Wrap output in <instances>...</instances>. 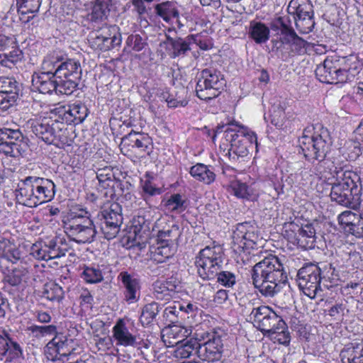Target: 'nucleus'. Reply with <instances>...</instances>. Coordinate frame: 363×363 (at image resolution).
Masks as SVG:
<instances>
[{"label":"nucleus","mask_w":363,"mask_h":363,"mask_svg":"<svg viewBox=\"0 0 363 363\" xmlns=\"http://www.w3.org/2000/svg\"><path fill=\"white\" fill-rule=\"evenodd\" d=\"M324 164L327 170L323 177L332 186L331 199L340 205L351 206L354 196H357L359 192L358 176L351 171L344 170L343 167L335 161H326Z\"/></svg>","instance_id":"nucleus-1"},{"label":"nucleus","mask_w":363,"mask_h":363,"mask_svg":"<svg viewBox=\"0 0 363 363\" xmlns=\"http://www.w3.org/2000/svg\"><path fill=\"white\" fill-rule=\"evenodd\" d=\"M252 279L255 287L262 295L272 297L286 283L287 275L279 259L271 255L254 266Z\"/></svg>","instance_id":"nucleus-2"},{"label":"nucleus","mask_w":363,"mask_h":363,"mask_svg":"<svg viewBox=\"0 0 363 363\" xmlns=\"http://www.w3.org/2000/svg\"><path fill=\"white\" fill-rule=\"evenodd\" d=\"M362 63L355 55L328 57L315 69L318 79L327 84L345 83L352 81L362 69Z\"/></svg>","instance_id":"nucleus-3"},{"label":"nucleus","mask_w":363,"mask_h":363,"mask_svg":"<svg viewBox=\"0 0 363 363\" xmlns=\"http://www.w3.org/2000/svg\"><path fill=\"white\" fill-rule=\"evenodd\" d=\"M64 229L67 235L79 243H91L96 234L91 213L82 208H73L64 220Z\"/></svg>","instance_id":"nucleus-4"},{"label":"nucleus","mask_w":363,"mask_h":363,"mask_svg":"<svg viewBox=\"0 0 363 363\" xmlns=\"http://www.w3.org/2000/svg\"><path fill=\"white\" fill-rule=\"evenodd\" d=\"M224 132L223 145L230 144L229 158L233 161H239L248 156L250 149L255 144L257 146V136L238 122L228 123Z\"/></svg>","instance_id":"nucleus-5"},{"label":"nucleus","mask_w":363,"mask_h":363,"mask_svg":"<svg viewBox=\"0 0 363 363\" xmlns=\"http://www.w3.org/2000/svg\"><path fill=\"white\" fill-rule=\"evenodd\" d=\"M314 130L313 126L304 129L298 143L306 159L321 161L325 158L331 142L326 129L322 128L319 133Z\"/></svg>","instance_id":"nucleus-6"},{"label":"nucleus","mask_w":363,"mask_h":363,"mask_svg":"<svg viewBox=\"0 0 363 363\" xmlns=\"http://www.w3.org/2000/svg\"><path fill=\"white\" fill-rule=\"evenodd\" d=\"M28 127L46 144L58 146L67 143V130L64 122H60L57 119H30L28 122Z\"/></svg>","instance_id":"nucleus-7"},{"label":"nucleus","mask_w":363,"mask_h":363,"mask_svg":"<svg viewBox=\"0 0 363 363\" xmlns=\"http://www.w3.org/2000/svg\"><path fill=\"white\" fill-rule=\"evenodd\" d=\"M222 263L223 253L220 246L206 247L199 252L195 261L198 274L203 279H214Z\"/></svg>","instance_id":"nucleus-8"},{"label":"nucleus","mask_w":363,"mask_h":363,"mask_svg":"<svg viewBox=\"0 0 363 363\" xmlns=\"http://www.w3.org/2000/svg\"><path fill=\"white\" fill-rule=\"evenodd\" d=\"M288 15L293 17L297 30L302 33L312 31L313 21V5L309 0H291L287 7Z\"/></svg>","instance_id":"nucleus-9"},{"label":"nucleus","mask_w":363,"mask_h":363,"mask_svg":"<svg viewBox=\"0 0 363 363\" xmlns=\"http://www.w3.org/2000/svg\"><path fill=\"white\" fill-rule=\"evenodd\" d=\"M224 85V79L219 72L205 69L201 72V78L196 84V95L201 100L214 99L220 94Z\"/></svg>","instance_id":"nucleus-10"},{"label":"nucleus","mask_w":363,"mask_h":363,"mask_svg":"<svg viewBox=\"0 0 363 363\" xmlns=\"http://www.w3.org/2000/svg\"><path fill=\"white\" fill-rule=\"evenodd\" d=\"M250 318L254 321L257 328L268 336L279 325L284 327V321L274 311L266 306H261L252 309Z\"/></svg>","instance_id":"nucleus-11"},{"label":"nucleus","mask_w":363,"mask_h":363,"mask_svg":"<svg viewBox=\"0 0 363 363\" xmlns=\"http://www.w3.org/2000/svg\"><path fill=\"white\" fill-rule=\"evenodd\" d=\"M47 343L44 353L48 360L55 362L62 360L69 356L74 351L72 339L68 338L65 335L58 333Z\"/></svg>","instance_id":"nucleus-12"},{"label":"nucleus","mask_w":363,"mask_h":363,"mask_svg":"<svg viewBox=\"0 0 363 363\" xmlns=\"http://www.w3.org/2000/svg\"><path fill=\"white\" fill-rule=\"evenodd\" d=\"M297 282L305 295L314 298L320 289V269L313 264L301 268L297 274Z\"/></svg>","instance_id":"nucleus-13"},{"label":"nucleus","mask_w":363,"mask_h":363,"mask_svg":"<svg viewBox=\"0 0 363 363\" xmlns=\"http://www.w3.org/2000/svg\"><path fill=\"white\" fill-rule=\"evenodd\" d=\"M232 238L235 251L252 249L259 240L257 227L247 222L238 223L233 230Z\"/></svg>","instance_id":"nucleus-14"},{"label":"nucleus","mask_w":363,"mask_h":363,"mask_svg":"<svg viewBox=\"0 0 363 363\" xmlns=\"http://www.w3.org/2000/svg\"><path fill=\"white\" fill-rule=\"evenodd\" d=\"M23 140V135L19 130H0V152L10 157H18L24 151Z\"/></svg>","instance_id":"nucleus-15"},{"label":"nucleus","mask_w":363,"mask_h":363,"mask_svg":"<svg viewBox=\"0 0 363 363\" xmlns=\"http://www.w3.org/2000/svg\"><path fill=\"white\" fill-rule=\"evenodd\" d=\"M118 205L113 203L108 208H104L99 214L101 220V230L105 238L111 240L118 235L122 224V216L118 212Z\"/></svg>","instance_id":"nucleus-16"},{"label":"nucleus","mask_w":363,"mask_h":363,"mask_svg":"<svg viewBox=\"0 0 363 363\" xmlns=\"http://www.w3.org/2000/svg\"><path fill=\"white\" fill-rule=\"evenodd\" d=\"M62 238L56 237L51 240L49 244L36 242L30 249V255L37 259L48 261L65 256V248L62 247Z\"/></svg>","instance_id":"nucleus-17"},{"label":"nucleus","mask_w":363,"mask_h":363,"mask_svg":"<svg viewBox=\"0 0 363 363\" xmlns=\"http://www.w3.org/2000/svg\"><path fill=\"white\" fill-rule=\"evenodd\" d=\"M222 340L219 336L211 335L208 340L199 342L198 354L201 359L207 362L220 360L223 353Z\"/></svg>","instance_id":"nucleus-18"},{"label":"nucleus","mask_w":363,"mask_h":363,"mask_svg":"<svg viewBox=\"0 0 363 363\" xmlns=\"http://www.w3.org/2000/svg\"><path fill=\"white\" fill-rule=\"evenodd\" d=\"M12 43L10 38L0 34V65L10 69L23 57L21 50L15 46H11Z\"/></svg>","instance_id":"nucleus-19"},{"label":"nucleus","mask_w":363,"mask_h":363,"mask_svg":"<svg viewBox=\"0 0 363 363\" xmlns=\"http://www.w3.org/2000/svg\"><path fill=\"white\" fill-rule=\"evenodd\" d=\"M306 42L298 37L295 31L286 35V37H279L274 42V47L281 53L288 55L300 54L304 51Z\"/></svg>","instance_id":"nucleus-20"},{"label":"nucleus","mask_w":363,"mask_h":363,"mask_svg":"<svg viewBox=\"0 0 363 363\" xmlns=\"http://www.w3.org/2000/svg\"><path fill=\"white\" fill-rule=\"evenodd\" d=\"M112 338L117 346L135 347L138 345L137 336L129 330L123 318L117 320L112 328Z\"/></svg>","instance_id":"nucleus-21"},{"label":"nucleus","mask_w":363,"mask_h":363,"mask_svg":"<svg viewBox=\"0 0 363 363\" xmlns=\"http://www.w3.org/2000/svg\"><path fill=\"white\" fill-rule=\"evenodd\" d=\"M122 143L125 145L131 146L138 149L142 154L141 157L146 155H150L152 150V140L146 133L131 131L124 136Z\"/></svg>","instance_id":"nucleus-22"},{"label":"nucleus","mask_w":363,"mask_h":363,"mask_svg":"<svg viewBox=\"0 0 363 363\" xmlns=\"http://www.w3.org/2000/svg\"><path fill=\"white\" fill-rule=\"evenodd\" d=\"M118 279L121 280L124 288V298L128 303L137 302L140 296V282L134 275L122 272Z\"/></svg>","instance_id":"nucleus-23"},{"label":"nucleus","mask_w":363,"mask_h":363,"mask_svg":"<svg viewBox=\"0 0 363 363\" xmlns=\"http://www.w3.org/2000/svg\"><path fill=\"white\" fill-rule=\"evenodd\" d=\"M31 181H33L31 176L21 180L18 184L16 196L20 203L28 207H36L40 205V202L36 201L38 199L36 190L33 189L29 191V189H31L33 185V182Z\"/></svg>","instance_id":"nucleus-24"},{"label":"nucleus","mask_w":363,"mask_h":363,"mask_svg":"<svg viewBox=\"0 0 363 363\" xmlns=\"http://www.w3.org/2000/svg\"><path fill=\"white\" fill-rule=\"evenodd\" d=\"M191 333V327L174 325L163 331L162 338L167 347H174L188 340Z\"/></svg>","instance_id":"nucleus-25"},{"label":"nucleus","mask_w":363,"mask_h":363,"mask_svg":"<svg viewBox=\"0 0 363 363\" xmlns=\"http://www.w3.org/2000/svg\"><path fill=\"white\" fill-rule=\"evenodd\" d=\"M31 177L33 185L30 189H35L36 190V196L38 197L36 201H39L40 204L51 201L55 194L54 182L48 179L35 176Z\"/></svg>","instance_id":"nucleus-26"},{"label":"nucleus","mask_w":363,"mask_h":363,"mask_svg":"<svg viewBox=\"0 0 363 363\" xmlns=\"http://www.w3.org/2000/svg\"><path fill=\"white\" fill-rule=\"evenodd\" d=\"M32 86L35 91L46 94H51L57 88V79L53 75L35 72L32 76Z\"/></svg>","instance_id":"nucleus-27"},{"label":"nucleus","mask_w":363,"mask_h":363,"mask_svg":"<svg viewBox=\"0 0 363 363\" xmlns=\"http://www.w3.org/2000/svg\"><path fill=\"white\" fill-rule=\"evenodd\" d=\"M230 186L234 195L240 199L253 201L259 196V189L255 182H252L248 184L236 179L230 182Z\"/></svg>","instance_id":"nucleus-28"},{"label":"nucleus","mask_w":363,"mask_h":363,"mask_svg":"<svg viewBox=\"0 0 363 363\" xmlns=\"http://www.w3.org/2000/svg\"><path fill=\"white\" fill-rule=\"evenodd\" d=\"M56 79L72 78L80 79L82 75L81 65L79 61L69 59L60 62L55 70Z\"/></svg>","instance_id":"nucleus-29"},{"label":"nucleus","mask_w":363,"mask_h":363,"mask_svg":"<svg viewBox=\"0 0 363 363\" xmlns=\"http://www.w3.org/2000/svg\"><path fill=\"white\" fill-rule=\"evenodd\" d=\"M88 116V109L85 105L74 104L64 111L62 116V122L64 123L79 124L82 123Z\"/></svg>","instance_id":"nucleus-30"},{"label":"nucleus","mask_w":363,"mask_h":363,"mask_svg":"<svg viewBox=\"0 0 363 363\" xmlns=\"http://www.w3.org/2000/svg\"><path fill=\"white\" fill-rule=\"evenodd\" d=\"M340 356L342 363H363V345H348L342 350Z\"/></svg>","instance_id":"nucleus-31"},{"label":"nucleus","mask_w":363,"mask_h":363,"mask_svg":"<svg viewBox=\"0 0 363 363\" xmlns=\"http://www.w3.org/2000/svg\"><path fill=\"white\" fill-rule=\"evenodd\" d=\"M20 20L23 23L28 22L33 16L26 14L34 13L39 11L42 0H16Z\"/></svg>","instance_id":"nucleus-32"},{"label":"nucleus","mask_w":363,"mask_h":363,"mask_svg":"<svg viewBox=\"0 0 363 363\" xmlns=\"http://www.w3.org/2000/svg\"><path fill=\"white\" fill-rule=\"evenodd\" d=\"M189 174L195 179L206 184H210L215 181L216 174L209 166L197 163L189 169Z\"/></svg>","instance_id":"nucleus-33"},{"label":"nucleus","mask_w":363,"mask_h":363,"mask_svg":"<svg viewBox=\"0 0 363 363\" xmlns=\"http://www.w3.org/2000/svg\"><path fill=\"white\" fill-rule=\"evenodd\" d=\"M28 278L29 267L26 262L21 261L20 264L7 274L5 280L11 286H18Z\"/></svg>","instance_id":"nucleus-34"},{"label":"nucleus","mask_w":363,"mask_h":363,"mask_svg":"<svg viewBox=\"0 0 363 363\" xmlns=\"http://www.w3.org/2000/svg\"><path fill=\"white\" fill-rule=\"evenodd\" d=\"M250 36L257 44L266 43L269 39V28L262 22H250Z\"/></svg>","instance_id":"nucleus-35"},{"label":"nucleus","mask_w":363,"mask_h":363,"mask_svg":"<svg viewBox=\"0 0 363 363\" xmlns=\"http://www.w3.org/2000/svg\"><path fill=\"white\" fill-rule=\"evenodd\" d=\"M270 28L273 31L277 32L279 37H286L294 31L289 15L274 18L270 23Z\"/></svg>","instance_id":"nucleus-36"},{"label":"nucleus","mask_w":363,"mask_h":363,"mask_svg":"<svg viewBox=\"0 0 363 363\" xmlns=\"http://www.w3.org/2000/svg\"><path fill=\"white\" fill-rule=\"evenodd\" d=\"M164 206L169 212L181 213L186 210L187 203L183 196L179 194H174L167 199Z\"/></svg>","instance_id":"nucleus-37"},{"label":"nucleus","mask_w":363,"mask_h":363,"mask_svg":"<svg viewBox=\"0 0 363 363\" xmlns=\"http://www.w3.org/2000/svg\"><path fill=\"white\" fill-rule=\"evenodd\" d=\"M175 356L178 358L186 359L189 357L194 351L198 352L199 342L197 338H189L188 340L175 345Z\"/></svg>","instance_id":"nucleus-38"},{"label":"nucleus","mask_w":363,"mask_h":363,"mask_svg":"<svg viewBox=\"0 0 363 363\" xmlns=\"http://www.w3.org/2000/svg\"><path fill=\"white\" fill-rule=\"evenodd\" d=\"M23 356V350L20 345L13 340L11 337L9 341L8 342V346L6 347L4 351L2 352V354L0 355V359H5V362H12L14 360L18 359Z\"/></svg>","instance_id":"nucleus-39"},{"label":"nucleus","mask_w":363,"mask_h":363,"mask_svg":"<svg viewBox=\"0 0 363 363\" xmlns=\"http://www.w3.org/2000/svg\"><path fill=\"white\" fill-rule=\"evenodd\" d=\"M155 11L166 22L170 21L173 18L179 16V12L177 10L174 3L170 1L163 2L155 6Z\"/></svg>","instance_id":"nucleus-40"},{"label":"nucleus","mask_w":363,"mask_h":363,"mask_svg":"<svg viewBox=\"0 0 363 363\" xmlns=\"http://www.w3.org/2000/svg\"><path fill=\"white\" fill-rule=\"evenodd\" d=\"M96 177L99 184L104 189L113 187L116 182L113 169L109 166H106L104 168L98 169L96 172Z\"/></svg>","instance_id":"nucleus-41"},{"label":"nucleus","mask_w":363,"mask_h":363,"mask_svg":"<svg viewBox=\"0 0 363 363\" xmlns=\"http://www.w3.org/2000/svg\"><path fill=\"white\" fill-rule=\"evenodd\" d=\"M62 59L55 53L49 54L46 55L41 64L40 70L37 72L43 74H48L49 75H55V70L57 67L59 65Z\"/></svg>","instance_id":"nucleus-42"},{"label":"nucleus","mask_w":363,"mask_h":363,"mask_svg":"<svg viewBox=\"0 0 363 363\" xmlns=\"http://www.w3.org/2000/svg\"><path fill=\"white\" fill-rule=\"evenodd\" d=\"M0 91L17 99L18 83L13 77H0Z\"/></svg>","instance_id":"nucleus-43"},{"label":"nucleus","mask_w":363,"mask_h":363,"mask_svg":"<svg viewBox=\"0 0 363 363\" xmlns=\"http://www.w3.org/2000/svg\"><path fill=\"white\" fill-rule=\"evenodd\" d=\"M160 310V305L156 302L146 304L142 310L140 320L141 323L148 325L153 321Z\"/></svg>","instance_id":"nucleus-44"},{"label":"nucleus","mask_w":363,"mask_h":363,"mask_svg":"<svg viewBox=\"0 0 363 363\" xmlns=\"http://www.w3.org/2000/svg\"><path fill=\"white\" fill-rule=\"evenodd\" d=\"M174 285L169 281H156L153 286L154 295L157 299L168 300L172 296Z\"/></svg>","instance_id":"nucleus-45"},{"label":"nucleus","mask_w":363,"mask_h":363,"mask_svg":"<svg viewBox=\"0 0 363 363\" xmlns=\"http://www.w3.org/2000/svg\"><path fill=\"white\" fill-rule=\"evenodd\" d=\"M99 30L101 33V35L106 37V40L111 41V48L121 44V37L118 27L116 26H103Z\"/></svg>","instance_id":"nucleus-46"},{"label":"nucleus","mask_w":363,"mask_h":363,"mask_svg":"<svg viewBox=\"0 0 363 363\" xmlns=\"http://www.w3.org/2000/svg\"><path fill=\"white\" fill-rule=\"evenodd\" d=\"M99 30H94L91 33L89 43L91 45L97 50L101 51H106L111 48V41L106 40V37L101 35Z\"/></svg>","instance_id":"nucleus-47"},{"label":"nucleus","mask_w":363,"mask_h":363,"mask_svg":"<svg viewBox=\"0 0 363 363\" xmlns=\"http://www.w3.org/2000/svg\"><path fill=\"white\" fill-rule=\"evenodd\" d=\"M296 227L298 228V234H296L294 242H296L300 247H305L306 239L311 240V243L313 242L315 232L311 225H306L303 228H298L297 225Z\"/></svg>","instance_id":"nucleus-48"},{"label":"nucleus","mask_w":363,"mask_h":363,"mask_svg":"<svg viewBox=\"0 0 363 363\" xmlns=\"http://www.w3.org/2000/svg\"><path fill=\"white\" fill-rule=\"evenodd\" d=\"M33 337L40 339L46 336H51L56 333L57 327L54 325H32L28 328Z\"/></svg>","instance_id":"nucleus-49"},{"label":"nucleus","mask_w":363,"mask_h":363,"mask_svg":"<svg viewBox=\"0 0 363 363\" xmlns=\"http://www.w3.org/2000/svg\"><path fill=\"white\" fill-rule=\"evenodd\" d=\"M57 79L56 92L62 94L70 95L76 89L80 79L63 78Z\"/></svg>","instance_id":"nucleus-50"},{"label":"nucleus","mask_w":363,"mask_h":363,"mask_svg":"<svg viewBox=\"0 0 363 363\" xmlns=\"http://www.w3.org/2000/svg\"><path fill=\"white\" fill-rule=\"evenodd\" d=\"M62 288L54 282L45 285L44 297L52 301H60L63 298Z\"/></svg>","instance_id":"nucleus-51"},{"label":"nucleus","mask_w":363,"mask_h":363,"mask_svg":"<svg viewBox=\"0 0 363 363\" xmlns=\"http://www.w3.org/2000/svg\"><path fill=\"white\" fill-rule=\"evenodd\" d=\"M174 250L169 246V243H162L158 246L153 253V259L158 263L166 262L174 254Z\"/></svg>","instance_id":"nucleus-52"},{"label":"nucleus","mask_w":363,"mask_h":363,"mask_svg":"<svg viewBox=\"0 0 363 363\" xmlns=\"http://www.w3.org/2000/svg\"><path fill=\"white\" fill-rule=\"evenodd\" d=\"M359 214L351 211H345L338 216V222L340 227L347 233V229L354 225L355 221L359 219Z\"/></svg>","instance_id":"nucleus-53"},{"label":"nucleus","mask_w":363,"mask_h":363,"mask_svg":"<svg viewBox=\"0 0 363 363\" xmlns=\"http://www.w3.org/2000/svg\"><path fill=\"white\" fill-rule=\"evenodd\" d=\"M278 325L276 330L272 331L268 337H270L274 342H277L279 344L287 345L290 342L289 333L287 330L286 325L284 323V327L279 328Z\"/></svg>","instance_id":"nucleus-54"},{"label":"nucleus","mask_w":363,"mask_h":363,"mask_svg":"<svg viewBox=\"0 0 363 363\" xmlns=\"http://www.w3.org/2000/svg\"><path fill=\"white\" fill-rule=\"evenodd\" d=\"M82 278L90 284L98 283L102 281L101 271L97 267H86L82 273Z\"/></svg>","instance_id":"nucleus-55"},{"label":"nucleus","mask_w":363,"mask_h":363,"mask_svg":"<svg viewBox=\"0 0 363 363\" xmlns=\"http://www.w3.org/2000/svg\"><path fill=\"white\" fill-rule=\"evenodd\" d=\"M111 0H96L93 7L92 16L95 19H102L109 11Z\"/></svg>","instance_id":"nucleus-56"},{"label":"nucleus","mask_w":363,"mask_h":363,"mask_svg":"<svg viewBox=\"0 0 363 363\" xmlns=\"http://www.w3.org/2000/svg\"><path fill=\"white\" fill-rule=\"evenodd\" d=\"M170 44L174 57L184 55L190 49L189 43L182 38L171 39Z\"/></svg>","instance_id":"nucleus-57"},{"label":"nucleus","mask_w":363,"mask_h":363,"mask_svg":"<svg viewBox=\"0 0 363 363\" xmlns=\"http://www.w3.org/2000/svg\"><path fill=\"white\" fill-rule=\"evenodd\" d=\"M217 281L221 285L225 287H232L236 282L235 275L228 271H218L216 275Z\"/></svg>","instance_id":"nucleus-58"},{"label":"nucleus","mask_w":363,"mask_h":363,"mask_svg":"<svg viewBox=\"0 0 363 363\" xmlns=\"http://www.w3.org/2000/svg\"><path fill=\"white\" fill-rule=\"evenodd\" d=\"M271 123L276 127L281 128L284 125L285 118V113L282 108L279 106H273V110L270 115Z\"/></svg>","instance_id":"nucleus-59"},{"label":"nucleus","mask_w":363,"mask_h":363,"mask_svg":"<svg viewBox=\"0 0 363 363\" xmlns=\"http://www.w3.org/2000/svg\"><path fill=\"white\" fill-rule=\"evenodd\" d=\"M345 310V306L343 303H336L328 310V315L334 320L342 321L344 318Z\"/></svg>","instance_id":"nucleus-60"},{"label":"nucleus","mask_w":363,"mask_h":363,"mask_svg":"<svg viewBox=\"0 0 363 363\" xmlns=\"http://www.w3.org/2000/svg\"><path fill=\"white\" fill-rule=\"evenodd\" d=\"M179 234V227L177 225H172L171 229L159 231L158 238L164 243H168L169 241H172V238H177Z\"/></svg>","instance_id":"nucleus-61"},{"label":"nucleus","mask_w":363,"mask_h":363,"mask_svg":"<svg viewBox=\"0 0 363 363\" xmlns=\"http://www.w3.org/2000/svg\"><path fill=\"white\" fill-rule=\"evenodd\" d=\"M345 149L346 151L344 152V154L346 155V157L350 160H354L359 156L361 153L359 144L356 142L350 141L347 143Z\"/></svg>","instance_id":"nucleus-62"},{"label":"nucleus","mask_w":363,"mask_h":363,"mask_svg":"<svg viewBox=\"0 0 363 363\" xmlns=\"http://www.w3.org/2000/svg\"><path fill=\"white\" fill-rule=\"evenodd\" d=\"M141 186L144 196H152L161 194L160 189L156 187V186L150 180L142 182Z\"/></svg>","instance_id":"nucleus-63"},{"label":"nucleus","mask_w":363,"mask_h":363,"mask_svg":"<svg viewBox=\"0 0 363 363\" xmlns=\"http://www.w3.org/2000/svg\"><path fill=\"white\" fill-rule=\"evenodd\" d=\"M96 340V346L99 351L107 352L113 346V340L111 337H99Z\"/></svg>","instance_id":"nucleus-64"}]
</instances>
